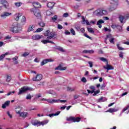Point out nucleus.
Returning <instances> with one entry per match:
<instances>
[{
  "label": "nucleus",
  "mask_w": 129,
  "mask_h": 129,
  "mask_svg": "<svg viewBox=\"0 0 129 129\" xmlns=\"http://www.w3.org/2000/svg\"><path fill=\"white\" fill-rule=\"evenodd\" d=\"M15 5L16 6L19 7H21V6L22 5H23V3H21V2H19V3H15Z\"/></svg>",
  "instance_id": "obj_44"
},
{
  "label": "nucleus",
  "mask_w": 129,
  "mask_h": 129,
  "mask_svg": "<svg viewBox=\"0 0 129 129\" xmlns=\"http://www.w3.org/2000/svg\"><path fill=\"white\" fill-rule=\"evenodd\" d=\"M44 30V28H39L36 30L35 31V33H40V32H42Z\"/></svg>",
  "instance_id": "obj_37"
},
{
  "label": "nucleus",
  "mask_w": 129,
  "mask_h": 129,
  "mask_svg": "<svg viewBox=\"0 0 129 129\" xmlns=\"http://www.w3.org/2000/svg\"><path fill=\"white\" fill-rule=\"evenodd\" d=\"M12 13H9L7 12H4L1 15V17L2 19H6L7 17H9V16H11Z\"/></svg>",
  "instance_id": "obj_11"
},
{
  "label": "nucleus",
  "mask_w": 129,
  "mask_h": 129,
  "mask_svg": "<svg viewBox=\"0 0 129 129\" xmlns=\"http://www.w3.org/2000/svg\"><path fill=\"white\" fill-rule=\"evenodd\" d=\"M49 122V120H45L43 121V122H41L40 124L42 125H44V124H47Z\"/></svg>",
  "instance_id": "obj_39"
},
{
  "label": "nucleus",
  "mask_w": 129,
  "mask_h": 129,
  "mask_svg": "<svg viewBox=\"0 0 129 129\" xmlns=\"http://www.w3.org/2000/svg\"><path fill=\"white\" fill-rule=\"evenodd\" d=\"M83 53H84L85 54H93L94 53V51L93 50H84L83 51Z\"/></svg>",
  "instance_id": "obj_19"
},
{
  "label": "nucleus",
  "mask_w": 129,
  "mask_h": 129,
  "mask_svg": "<svg viewBox=\"0 0 129 129\" xmlns=\"http://www.w3.org/2000/svg\"><path fill=\"white\" fill-rule=\"evenodd\" d=\"M82 24L83 25H85V24H86L87 26L90 25V23H89V22L88 21V20H85L84 16H82Z\"/></svg>",
  "instance_id": "obj_12"
},
{
  "label": "nucleus",
  "mask_w": 129,
  "mask_h": 129,
  "mask_svg": "<svg viewBox=\"0 0 129 129\" xmlns=\"http://www.w3.org/2000/svg\"><path fill=\"white\" fill-rule=\"evenodd\" d=\"M44 36L47 37V40H51L53 38H56V34L54 32H50V30H47L44 33Z\"/></svg>",
  "instance_id": "obj_2"
},
{
  "label": "nucleus",
  "mask_w": 129,
  "mask_h": 129,
  "mask_svg": "<svg viewBox=\"0 0 129 129\" xmlns=\"http://www.w3.org/2000/svg\"><path fill=\"white\" fill-rule=\"evenodd\" d=\"M70 32L72 35H73V36H75L76 35V33L75 32V30L73 28H71L70 29Z\"/></svg>",
  "instance_id": "obj_30"
},
{
  "label": "nucleus",
  "mask_w": 129,
  "mask_h": 129,
  "mask_svg": "<svg viewBox=\"0 0 129 129\" xmlns=\"http://www.w3.org/2000/svg\"><path fill=\"white\" fill-rule=\"evenodd\" d=\"M100 60L102 61V62H106L107 61L106 58H105L104 57H100Z\"/></svg>",
  "instance_id": "obj_46"
},
{
  "label": "nucleus",
  "mask_w": 129,
  "mask_h": 129,
  "mask_svg": "<svg viewBox=\"0 0 129 129\" xmlns=\"http://www.w3.org/2000/svg\"><path fill=\"white\" fill-rule=\"evenodd\" d=\"M120 58H123V52L120 51L119 54Z\"/></svg>",
  "instance_id": "obj_52"
},
{
  "label": "nucleus",
  "mask_w": 129,
  "mask_h": 129,
  "mask_svg": "<svg viewBox=\"0 0 129 129\" xmlns=\"http://www.w3.org/2000/svg\"><path fill=\"white\" fill-rule=\"evenodd\" d=\"M82 82H83V83H86L87 82V80H86V78L85 77H83L81 79Z\"/></svg>",
  "instance_id": "obj_43"
},
{
  "label": "nucleus",
  "mask_w": 129,
  "mask_h": 129,
  "mask_svg": "<svg viewBox=\"0 0 129 129\" xmlns=\"http://www.w3.org/2000/svg\"><path fill=\"white\" fill-rule=\"evenodd\" d=\"M10 103H11V101H7L4 104L7 106H9V105H10Z\"/></svg>",
  "instance_id": "obj_50"
},
{
  "label": "nucleus",
  "mask_w": 129,
  "mask_h": 129,
  "mask_svg": "<svg viewBox=\"0 0 129 129\" xmlns=\"http://www.w3.org/2000/svg\"><path fill=\"white\" fill-rule=\"evenodd\" d=\"M5 40H10L12 39V36H10V35H8L5 37Z\"/></svg>",
  "instance_id": "obj_51"
},
{
  "label": "nucleus",
  "mask_w": 129,
  "mask_h": 129,
  "mask_svg": "<svg viewBox=\"0 0 129 129\" xmlns=\"http://www.w3.org/2000/svg\"><path fill=\"white\" fill-rule=\"evenodd\" d=\"M54 5L55 4L53 2H49L47 4V8H49V9H53Z\"/></svg>",
  "instance_id": "obj_21"
},
{
  "label": "nucleus",
  "mask_w": 129,
  "mask_h": 129,
  "mask_svg": "<svg viewBox=\"0 0 129 129\" xmlns=\"http://www.w3.org/2000/svg\"><path fill=\"white\" fill-rule=\"evenodd\" d=\"M42 43L43 44H48V42H49L48 40H43L41 41Z\"/></svg>",
  "instance_id": "obj_55"
},
{
  "label": "nucleus",
  "mask_w": 129,
  "mask_h": 129,
  "mask_svg": "<svg viewBox=\"0 0 129 129\" xmlns=\"http://www.w3.org/2000/svg\"><path fill=\"white\" fill-rule=\"evenodd\" d=\"M31 123L33 125L36 126H39V125H41V122H38V121H32Z\"/></svg>",
  "instance_id": "obj_18"
},
{
  "label": "nucleus",
  "mask_w": 129,
  "mask_h": 129,
  "mask_svg": "<svg viewBox=\"0 0 129 129\" xmlns=\"http://www.w3.org/2000/svg\"><path fill=\"white\" fill-rule=\"evenodd\" d=\"M128 108H129V104L122 109V112H124V111H125V110H127Z\"/></svg>",
  "instance_id": "obj_40"
},
{
  "label": "nucleus",
  "mask_w": 129,
  "mask_h": 129,
  "mask_svg": "<svg viewBox=\"0 0 129 129\" xmlns=\"http://www.w3.org/2000/svg\"><path fill=\"white\" fill-rule=\"evenodd\" d=\"M57 28L59 29V30H61V29H63V27L62 26V25L58 24L57 25Z\"/></svg>",
  "instance_id": "obj_60"
},
{
  "label": "nucleus",
  "mask_w": 129,
  "mask_h": 129,
  "mask_svg": "<svg viewBox=\"0 0 129 129\" xmlns=\"http://www.w3.org/2000/svg\"><path fill=\"white\" fill-rule=\"evenodd\" d=\"M12 60H13V61H15V64H18L19 61H18V56H15V57L12 58Z\"/></svg>",
  "instance_id": "obj_32"
},
{
  "label": "nucleus",
  "mask_w": 129,
  "mask_h": 129,
  "mask_svg": "<svg viewBox=\"0 0 129 129\" xmlns=\"http://www.w3.org/2000/svg\"><path fill=\"white\" fill-rule=\"evenodd\" d=\"M30 12H32L36 18H41L40 10L38 9H31Z\"/></svg>",
  "instance_id": "obj_7"
},
{
  "label": "nucleus",
  "mask_w": 129,
  "mask_h": 129,
  "mask_svg": "<svg viewBox=\"0 0 129 129\" xmlns=\"http://www.w3.org/2000/svg\"><path fill=\"white\" fill-rule=\"evenodd\" d=\"M42 78L43 76L42 74H38L35 77L32 78V80L33 81H40V80H42Z\"/></svg>",
  "instance_id": "obj_8"
},
{
  "label": "nucleus",
  "mask_w": 129,
  "mask_h": 129,
  "mask_svg": "<svg viewBox=\"0 0 129 129\" xmlns=\"http://www.w3.org/2000/svg\"><path fill=\"white\" fill-rule=\"evenodd\" d=\"M107 15V11L102 10V16H106Z\"/></svg>",
  "instance_id": "obj_41"
},
{
  "label": "nucleus",
  "mask_w": 129,
  "mask_h": 129,
  "mask_svg": "<svg viewBox=\"0 0 129 129\" xmlns=\"http://www.w3.org/2000/svg\"><path fill=\"white\" fill-rule=\"evenodd\" d=\"M26 99H32V96H31V94H29L28 95H27V96H26Z\"/></svg>",
  "instance_id": "obj_48"
},
{
  "label": "nucleus",
  "mask_w": 129,
  "mask_h": 129,
  "mask_svg": "<svg viewBox=\"0 0 129 129\" xmlns=\"http://www.w3.org/2000/svg\"><path fill=\"white\" fill-rule=\"evenodd\" d=\"M21 22L23 24H26V17L25 16H23L21 19Z\"/></svg>",
  "instance_id": "obj_38"
},
{
  "label": "nucleus",
  "mask_w": 129,
  "mask_h": 129,
  "mask_svg": "<svg viewBox=\"0 0 129 129\" xmlns=\"http://www.w3.org/2000/svg\"><path fill=\"white\" fill-rule=\"evenodd\" d=\"M107 70H112L113 68L111 67V66H109V64H107V67L106 68Z\"/></svg>",
  "instance_id": "obj_34"
},
{
  "label": "nucleus",
  "mask_w": 129,
  "mask_h": 129,
  "mask_svg": "<svg viewBox=\"0 0 129 129\" xmlns=\"http://www.w3.org/2000/svg\"><path fill=\"white\" fill-rule=\"evenodd\" d=\"M61 112L60 111H57L56 113H51V114H49L48 115V116H49V117H52V116H56L57 115H59V114H60V113Z\"/></svg>",
  "instance_id": "obj_23"
},
{
  "label": "nucleus",
  "mask_w": 129,
  "mask_h": 129,
  "mask_svg": "<svg viewBox=\"0 0 129 129\" xmlns=\"http://www.w3.org/2000/svg\"><path fill=\"white\" fill-rule=\"evenodd\" d=\"M51 15H53V13L51 11H46V15L47 16H51Z\"/></svg>",
  "instance_id": "obj_42"
},
{
  "label": "nucleus",
  "mask_w": 129,
  "mask_h": 129,
  "mask_svg": "<svg viewBox=\"0 0 129 129\" xmlns=\"http://www.w3.org/2000/svg\"><path fill=\"white\" fill-rule=\"evenodd\" d=\"M39 25L40 26V27H45V23L43 22H41L39 23Z\"/></svg>",
  "instance_id": "obj_47"
},
{
  "label": "nucleus",
  "mask_w": 129,
  "mask_h": 129,
  "mask_svg": "<svg viewBox=\"0 0 129 129\" xmlns=\"http://www.w3.org/2000/svg\"><path fill=\"white\" fill-rule=\"evenodd\" d=\"M81 119V118L79 117H75L71 116L67 118V120L68 121H72V122H79Z\"/></svg>",
  "instance_id": "obj_4"
},
{
  "label": "nucleus",
  "mask_w": 129,
  "mask_h": 129,
  "mask_svg": "<svg viewBox=\"0 0 129 129\" xmlns=\"http://www.w3.org/2000/svg\"><path fill=\"white\" fill-rule=\"evenodd\" d=\"M48 62H53V60L51 59H46L41 62V66H43L45 64H47Z\"/></svg>",
  "instance_id": "obj_13"
},
{
  "label": "nucleus",
  "mask_w": 129,
  "mask_h": 129,
  "mask_svg": "<svg viewBox=\"0 0 129 129\" xmlns=\"http://www.w3.org/2000/svg\"><path fill=\"white\" fill-rule=\"evenodd\" d=\"M115 111H116V110H115V109H113V108H110L109 109H108V110L106 111L105 112H115Z\"/></svg>",
  "instance_id": "obj_26"
},
{
  "label": "nucleus",
  "mask_w": 129,
  "mask_h": 129,
  "mask_svg": "<svg viewBox=\"0 0 129 129\" xmlns=\"http://www.w3.org/2000/svg\"><path fill=\"white\" fill-rule=\"evenodd\" d=\"M95 16L100 17L102 16V9H98L94 12Z\"/></svg>",
  "instance_id": "obj_9"
},
{
  "label": "nucleus",
  "mask_w": 129,
  "mask_h": 129,
  "mask_svg": "<svg viewBox=\"0 0 129 129\" xmlns=\"http://www.w3.org/2000/svg\"><path fill=\"white\" fill-rule=\"evenodd\" d=\"M110 2V11H114L116 9V6H117V0H111Z\"/></svg>",
  "instance_id": "obj_6"
},
{
  "label": "nucleus",
  "mask_w": 129,
  "mask_h": 129,
  "mask_svg": "<svg viewBox=\"0 0 129 129\" xmlns=\"http://www.w3.org/2000/svg\"><path fill=\"white\" fill-rule=\"evenodd\" d=\"M64 33H65V35H69V36L71 34L70 33V32H69L68 30H66Z\"/></svg>",
  "instance_id": "obj_57"
},
{
  "label": "nucleus",
  "mask_w": 129,
  "mask_h": 129,
  "mask_svg": "<svg viewBox=\"0 0 129 129\" xmlns=\"http://www.w3.org/2000/svg\"><path fill=\"white\" fill-rule=\"evenodd\" d=\"M12 93H13V94H15V91L10 92L9 93L7 94V96H9L10 95H12Z\"/></svg>",
  "instance_id": "obj_63"
},
{
  "label": "nucleus",
  "mask_w": 129,
  "mask_h": 129,
  "mask_svg": "<svg viewBox=\"0 0 129 129\" xmlns=\"http://www.w3.org/2000/svg\"><path fill=\"white\" fill-rule=\"evenodd\" d=\"M4 58H5V55L4 54L0 55V61H2Z\"/></svg>",
  "instance_id": "obj_61"
},
{
  "label": "nucleus",
  "mask_w": 129,
  "mask_h": 129,
  "mask_svg": "<svg viewBox=\"0 0 129 129\" xmlns=\"http://www.w3.org/2000/svg\"><path fill=\"white\" fill-rule=\"evenodd\" d=\"M119 20L121 23H123V20H124V17L122 16H120L119 17Z\"/></svg>",
  "instance_id": "obj_29"
},
{
  "label": "nucleus",
  "mask_w": 129,
  "mask_h": 129,
  "mask_svg": "<svg viewBox=\"0 0 129 129\" xmlns=\"http://www.w3.org/2000/svg\"><path fill=\"white\" fill-rule=\"evenodd\" d=\"M109 41L110 43L113 44L114 43V38L112 37L109 39Z\"/></svg>",
  "instance_id": "obj_45"
},
{
  "label": "nucleus",
  "mask_w": 129,
  "mask_h": 129,
  "mask_svg": "<svg viewBox=\"0 0 129 129\" xmlns=\"http://www.w3.org/2000/svg\"><path fill=\"white\" fill-rule=\"evenodd\" d=\"M47 102H48V103H55V102H57L58 101V100H55V99H48L47 100Z\"/></svg>",
  "instance_id": "obj_20"
},
{
  "label": "nucleus",
  "mask_w": 129,
  "mask_h": 129,
  "mask_svg": "<svg viewBox=\"0 0 129 129\" xmlns=\"http://www.w3.org/2000/svg\"><path fill=\"white\" fill-rule=\"evenodd\" d=\"M104 23V21L102 20V19L99 20L97 23V25L98 26L100 29H101L102 26H101V24H103Z\"/></svg>",
  "instance_id": "obj_17"
},
{
  "label": "nucleus",
  "mask_w": 129,
  "mask_h": 129,
  "mask_svg": "<svg viewBox=\"0 0 129 129\" xmlns=\"http://www.w3.org/2000/svg\"><path fill=\"white\" fill-rule=\"evenodd\" d=\"M57 19H58V16H57V15H54L53 17L51 18V20L52 22H55L57 21Z\"/></svg>",
  "instance_id": "obj_28"
},
{
  "label": "nucleus",
  "mask_w": 129,
  "mask_h": 129,
  "mask_svg": "<svg viewBox=\"0 0 129 129\" xmlns=\"http://www.w3.org/2000/svg\"><path fill=\"white\" fill-rule=\"evenodd\" d=\"M20 17H22V14L21 13H17V14H16L15 15H14V19H15V21H19V20H20Z\"/></svg>",
  "instance_id": "obj_15"
},
{
  "label": "nucleus",
  "mask_w": 129,
  "mask_h": 129,
  "mask_svg": "<svg viewBox=\"0 0 129 129\" xmlns=\"http://www.w3.org/2000/svg\"><path fill=\"white\" fill-rule=\"evenodd\" d=\"M11 80H12V77L11 76H7L6 80L7 82H10Z\"/></svg>",
  "instance_id": "obj_35"
},
{
  "label": "nucleus",
  "mask_w": 129,
  "mask_h": 129,
  "mask_svg": "<svg viewBox=\"0 0 129 129\" xmlns=\"http://www.w3.org/2000/svg\"><path fill=\"white\" fill-rule=\"evenodd\" d=\"M88 64H89V66L90 67V68H92L93 66V62H92V61H88Z\"/></svg>",
  "instance_id": "obj_49"
},
{
  "label": "nucleus",
  "mask_w": 129,
  "mask_h": 129,
  "mask_svg": "<svg viewBox=\"0 0 129 129\" xmlns=\"http://www.w3.org/2000/svg\"><path fill=\"white\" fill-rule=\"evenodd\" d=\"M56 50H58V51H60V52H65V50H64V49H63L62 47H61L60 46H57L56 47Z\"/></svg>",
  "instance_id": "obj_25"
},
{
  "label": "nucleus",
  "mask_w": 129,
  "mask_h": 129,
  "mask_svg": "<svg viewBox=\"0 0 129 129\" xmlns=\"http://www.w3.org/2000/svg\"><path fill=\"white\" fill-rule=\"evenodd\" d=\"M100 91L99 90L96 91L95 92H94L93 96H95L97 94H98L99 93Z\"/></svg>",
  "instance_id": "obj_59"
},
{
  "label": "nucleus",
  "mask_w": 129,
  "mask_h": 129,
  "mask_svg": "<svg viewBox=\"0 0 129 129\" xmlns=\"http://www.w3.org/2000/svg\"><path fill=\"white\" fill-rule=\"evenodd\" d=\"M43 36L40 35H33L32 36V39L33 40H40Z\"/></svg>",
  "instance_id": "obj_16"
},
{
  "label": "nucleus",
  "mask_w": 129,
  "mask_h": 129,
  "mask_svg": "<svg viewBox=\"0 0 129 129\" xmlns=\"http://www.w3.org/2000/svg\"><path fill=\"white\" fill-rule=\"evenodd\" d=\"M29 55V52H25L22 54L23 57H26V56H28Z\"/></svg>",
  "instance_id": "obj_62"
},
{
  "label": "nucleus",
  "mask_w": 129,
  "mask_h": 129,
  "mask_svg": "<svg viewBox=\"0 0 129 129\" xmlns=\"http://www.w3.org/2000/svg\"><path fill=\"white\" fill-rule=\"evenodd\" d=\"M117 27V25H115V24H112L111 26V28H112V29H115Z\"/></svg>",
  "instance_id": "obj_53"
},
{
  "label": "nucleus",
  "mask_w": 129,
  "mask_h": 129,
  "mask_svg": "<svg viewBox=\"0 0 129 129\" xmlns=\"http://www.w3.org/2000/svg\"><path fill=\"white\" fill-rule=\"evenodd\" d=\"M0 3L2 5H3V7L5 8V9H8L9 8V3L6 0H0Z\"/></svg>",
  "instance_id": "obj_10"
},
{
  "label": "nucleus",
  "mask_w": 129,
  "mask_h": 129,
  "mask_svg": "<svg viewBox=\"0 0 129 129\" xmlns=\"http://www.w3.org/2000/svg\"><path fill=\"white\" fill-rule=\"evenodd\" d=\"M84 36L85 37H86V38H88V39H90V40H91V37H90V36H89L88 35H87V34L85 33V34H84Z\"/></svg>",
  "instance_id": "obj_58"
},
{
  "label": "nucleus",
  "mask_w": 129,
  "mask_h": 129,
  "mask_svg": "<svg viewBox=\"0 0 129 129\" xmlns=\"http://www.w3.org/2000/svg\"><path fill=\"white\" fill-rule=\"evenodd\" d=\"M75 88H71L70 87H68V91L72 92V91H75Z\"/></svg>",
  "instance_id": "obj_31"
},
{
  "label": "nucleus",
  "mask_w": 129,
  "mask_h": 129,
  "mask_svg": "<svg viewBox=\"0 0 129 129\" xmlns=\"http://www.w3.org/2000/svg\"><path fill=\"white\" fill-rule=\"evenodd\" d=\"M7 114L9 116V117H10V118H13V116H12V115H11V114L10 113V111H7Z\"/></svg>",
  "instance_id": "obj_64"
},
{
  "label": "nucleus",
  "mask_w": 129,
  "mask_h": 129,
  "mask_svg": "<svg viewBox=\"0 0 129 129\" xmlns=\"http://www.w3.org/2000/svg\"><path fill=\"white\" fill-rule=\"evenodd\" d=\"M104 101H105V98L102 97L98 99V102H103Z\"/></svg>",
  "instance_id": "obj_27"
},
{
  "label": "nucleus",
  "mask_w": 129,
  "mask_h": 129,
  "mask_svg": "<svg viewBox=\"0 0 129 129\" xmlns=\"http://www.w3.org/2000/svg\"><path fill=\"white\" fill-rule=\"evenodd\" d=\"M35 28V26L34 25L30 26L28 29V32H32V31L34 30V28Z\"/></svg>",
  "instance_id": "obj_24"
},
{
  "label": "nucleus",
  "mask_w": 129,
  "mask_h": 129,
  "mask_svg": "<svg viewBox=\"0 0 129 129\" xmlns=\"http://www.w3.org/2000/svg\"><path fill=\"white\" fill-rule=\"evenodd\" d=\"M23 29L22 26L19 25L18 23H13L10 27V31L14 33V34H17V33H20Z\"/></svg>",
  "instance_id": "obj_1"
},
{
  "label": "nucleus",
  "mask_w": 129,
  "mask_h": 129,
  "mask_svg": "<svg viewBox=\"0 0 129 129\" xmlns=\"http://www.w3.org/2000/svg\"><path fill=\"white\" fill-rule=\"evenodd\" d=\"M67 68L65 67H62L61 66H59L57 68H55V70H60L62 71V70H66Z\"/></svg>",
  "instance_id": "obj_22"
},
{
  "label": "nucleus",
  "mask_w": 129,
  "mask_h": 129,
  "mask_svg": "<svg viewBox=\"0 0 129 129\" xmlns=\"http://www.w3.org/2000/svg\"><path fill=\"white\" fill-rule=\"evenodd\" d=\"M21 109H22V108L20 107H18L16 108V112L17 114H19L20 116L21 117H24V118H26L27 116H28V112H21Z\"/></svg>",
  "instance_id": "obj_3"
},
{
  "label": "nucleus",
  "mask_w": 129,
  "mask_h": 129,
  "mask_svg": "<svg viewBox=\"0 0 129 129\" xmlns=\"http://www.w3.org/2000/svg\"><path fill=\"white\" fill-rule=\"evenodd\" d=\"M33 6L34 8H32V9H39V8H41V4H40L38 2L33 3Z\"/></svg>",
  "instance_id": "obj_14"
},
{
  "label": "nucleus",
  "mask_w": 129,
  "mask_h": 129,
  "mask_svg": "<svg viewBox=\"0 0 129 129\" xmlns=\"http://www.w3.org/2000/svg\"><path fill=\"white\" fill-rule=\"evenodd\" d=\"M117 47L118 50H124V48L119 46V44H117Z\"/></svg>",
  "instance_id": "obj_54"
},
{
  "label": "nucleus",
  "mask_w": 129,
  "mask_h": 129,
  "mask_svg": "<svg viewBox=\"0 0 129 129\" xmlns=\"http://www.w3.org/2000/svg\"><path fill=\"white\" fill-rule=\"evenodd\" d=\"M117 30H118L119 32H121L122 30V27L120 25H117Z\"/></svg>",
  "instance_id": "obj_36"
},
{
  "label": "nucleus",
  "mask_w": 129,
  "mask_h": 129,
  "mask_svg": "<svg viewBox=\"0 0 129 129\" xmlns=\"http://www.w3.org/2000/svg\"><path fill=\"white\" fill-rule=\"evenodd\" d=\"M63 17L64 18H67V17H69V14L68 13H66L63 14Z\"/></svg>",
  "instance_id": "obj_56"
},
{
  "label": "nucleus",
  "mask_w": 129,
  "mask_h": 129,
  "mask_svg": "<svg viewBox=\"0 0 129 129\" xmlns=\"http://www.w3.org/2000/svg\"><path fill=\"white\" fill-rule=\"evenodd\" d=\"M29 90L32 91L33 90V89L31 88L30 87H24L19 89V92L18 93V95H21V94H23V93H25L26 91H28Z\"/></svg>",
  "instance_id": "obj_5"
},
{
  "label": "nucleus",
  "mask_w": 129,
  "mask_h": 129,
  "mask_svg": "<svg viewBox=\"0 0 129 129\" xmlns=\"http://www.w3.org/2000/svg\"><path fill=\"white\" fill-rule=\"evenodd\" d=\"M87 30L89 33H91V34H94V30L92 28H88Z\"/></svg>",
  "instance_id": "obj_33"
}]
</instances>
